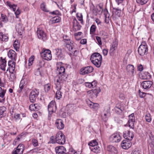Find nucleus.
I'll list each match as a JSON object with an SVG mask.
<instances>
[{
  "mask_svg": "<svg viewBox=\"0 0 154 154\" xmlns=\"http://www.w3.org/2000/svg\"><path fill=\"white\" fill-rule=\"evenodd\" d=\"M40 8L42 10L45 12H48V10L46 8V5L45 3H42L40 5Z\"/></svg>",
  "mask_w": 154,
  "mask_h": 154,
  "instance_id": "nucleus-44",
  "label": "nucleus"
},
{
  "mask_svg": "<svg viewBox=\"0 0 154 154\" xmlns=\"http://www.w3.org/2000/svg\"><path fill=\"white\" fill-rule=\"evenodd\" d=\"M96 26L94 25H92L90 28V32L93 33L96 30Z\"/></svg>",
  "mask_w": 154,
  "mask_h": 154,
  "instance_id": "nucleus-54",
  "label": "nucleus"
},
{
  "mask_svg": "<svg viewBox=\"0 0 154 154\" xmlns=\"http://www.w3.org/2000/svg\"><path fill=\"white\" fill-rule=\"evenodd\" d=\"M126 106L122 102L116 104L114 109L115 112L119 114L125 110Z\"/></svg>",
  "mask_w": 154,
  "mask_h": 154,
  "instance_id": "nucleus-7",
  "label": "nucleus"
},
{
  "mask_svg": "<svg viewBox=\"0 0 154 154\" xmlns=\"http://www.w3.org/2000/svg\"><path fill=\"white\" fill-rule=\"evenodd\" d=\"M97 145L98 143L95 140H94L91 141L88 143V145L89 146H91L93 147L96 146Z\"/></svg>",
  "mask_w": 154,
  "mask_h": 154,
  "instance_id": "nucleus-45",
  "label": "nucleus"
},
{
  "mask_svg": "<svg viewBox=\"0 0 154 154\" xmlns=\"http://www.w3.org/2000/svg\"><path fill=\"white\" fill-rule=\"evenodd\" d=\"M24 149L23 145L20 144L17 147L16 149L12 153V154H23Z\"/></svg>",
  "mask_w": 154,
  "mask_h": 154,
  "instance_id": "nucleus-15",
  "label": "nucleus"
},
{
  "mask_svg": "<svg viewBox=\"0 0 154 154\" xmlns=\"http://www.w3.org/2000/svg\"><path fill=\"white\" fill-rule=\"evenodd\" d=\"M55 139L56 142L58 144H63L65 142V136L60 131L57 133Z\"/></svg>",
  "mask_w": 154,
  "mask_h": 154,
  "instance_id": "nucleus-4",
  "label": "nucleus"
},
{
  "mask_svg": "<svg viewBox=\"0 0 154 154\" xmlns=\"http://www.w3.org/2000/svg\"><path fill=\"white\" fill-rule=\"evenodd\" d=\"M56 106L55 101H51L48 106V110L49 112L48 119L50 118L51 115L56 111Z\"/></svg>",
  "mask_w": 154,
  "mask_h": 154,
  "instance_id": "nucleus-6",
  "label": "nucleus"
},
{
  "mask_svg": "<svg viewBox=\"0 0 154 154\" xmlns=\"http://www.w3.org/2000/svg\"><path fill=\"white\" fill-rule=\"evenodd\" d=\"M16 53L14 51L12 50H9L8 53V55L9 58L12 60H15Z\"/></svg>",
  "mask_w": 154,
  "mask_h": 154,
  "instance_id": "nucleus-29",
  "label": "nucleus"
},
{
  "mask_svg": "<svg viewBox=\"0 0 154 154\" xmlns=\"http://www.w3.org/2000/svg\"><path fill=\"white\" fill-rule=\"evenodd\" d=\"M101 90L100 88L94 90H91L88 91L90 93L92 94V96L95 97H97L98 94L100 92Z\"/></svg>",
  "mask_w": 154,
  "mask_h": 154,
  "instance_id": "nucleus-28",
  "label": "nucleus"
},
{
  "mask_svg": "<svg viewBox=\"0 0 154 154\" xmlns=\"http://www.w3.org/2000/svg\"><path fill=\"white\" fill-rule=\"evenodd\" d=\"M6 109V108L4 106L0 107V118H2L5 116V112Z\"/></svg>",
  "mask_w": 154,
  "mask_h": 154,
  "instance_id": "nucleus-36",
  "label": "nucleus"
},
{
  "mask_svg": "<svg viewBox=\"0 0 154 154\" xmlns=\"http://www.w3.org/2000/svg\"><path fill=\"white\" fill-rule=\"evenodd\" d=\"M72 23L74 29L76 31L79 30L80 29L81 26L75 18L73 19Z\"/></svg>",
  "mask_w": 154,
  "mask_h": 154,
  "instance_id": "nucleus-24",
  "label": "nucleus"
},
{
  "mask_svg": "<svg viewBox=\"0 0 154 154\" xmlns=\"http://www.w3.org/2000/svg\"><path fill=\"white\" fill-rule=\"evenodd\" d=\"M16 30L19 32L21 33L23 32L24 28L20 22L16 25Z\"/></svg>",
  "mask_w": 154,
  "mask_h": 154,
  "instance_id": "nucleus-34",
  "label": "nucleus"
},
{
  "mask_svg": "<svg viewBox=\"0 0 154 154\" xmlns=\"http://www.w3.org/2000/svg\"><path fill=\"white\" fill-rule=\"evenodd\" d=\"M13 73L14 72L11 73V74L10 76V79L11 81H13L16 78V76Z\"/></svg>",
  "mask_w": 154,
  "mask_h": 154,
  "instance_id": "nucleus-55",
  "label": "nucleus"
},
{
  "mask_svg": "<svg viewBox=\"0 0 154 154\" xmlns=\"http://www.w3.org/2000/svg\"><path fill=\"white\" fill-rule=\"evenodd\" d=\"M44 89L45 92H48L50 89L51 85L50 84H47L44 85Z\"/></svg>",
  "mask_w": 154,
  "mask_h": 154,
  "instance_id": "nucleus-47",
  "label": "nucleus"
},
{
  "mask_svg": "<svg viewBox=\"0 0 154 154\" xmlns=\"http://www.w3.org/2000/svg\"><path fill=\"white\" fill-rule=\"evenodd\" d=\"M8 21V19L7 16L4 14H2L1 17L0 18V25L1 26H3V24L2 22H3L4 23H6Z\"/></svg>",
  "mask_w": 154,
  "mask_h": 154,
  "instance_id": "nucleus-30",
  "label": "nucleus"
},
{
  "mask_svg": "<svg viewBox=\"0 0 154 154\" xmlns=\"http://www.w3.org/2000/svg\"><path fill=\"white\" fill-rule=\"evenodd\" d=\"M148 48L145 42H142L138 48V52L140 55L143 56L147 53Z\"/></svg>",
  "mask_w": 154,
  "mask_h": 154,
  "instance_id": "nucleus-5",
  "label": "nucleus"
},
{
  "mask_svg": "<svg viewBox=\"0 0 154 154\" xmlns=\"http://www.w3.org/2000/svg\"><path fill=\"white\" fill-rule=\"evenodd\" d=\"M66 79V77L64 75H62L61 77L56 78L54 79L55 84L56 86L57 91L56 93V97L58 99H59L62 96L61 92L60 90L61 88V86L63 84V82Z\"/></svg>",
  "mask_w": 154,
  "mask_h": 154,
  "instance_id": "nucleus-1",
  "label": "nucleus"
},
{
  "mask_svg": "<svg viewBox=\"0 0 154 154\" xmlns=\"http://www.w3.org/2000/svg\"><path fill=\"white\" fill-rule=\"evenodd\" d=\"M152 84V82L150 81H146L142 82L141 85L143 88L145 89H149Z\"/></svg>",
  "mask_w": 154,
  "mask_h": 154,
  "instance_id": "nucleus-16",
  "label": "nucleus"
},
{
  "mask_svg": "<svg viewBox=\"0 0 154 154\" xmlns=\"http://www.w3.org/2000/svg\"><path fill=\"white\" fill-rule=\"evenodd\" d=\"M110 113L109 112V110H108L106 112L105 111L104 114L103 115L105 116L109 117L110 116Z\"/></svg>",
  "mask_w": 154,
  "mask_h": 154,
  "instance_id": "nucleus-60",
  "label": "nucleus"
},
{
  "mask_svg": "<svg viewBox=\"0 0 154 154\" xmlns=\"http://www.w3.org/2000/svg\"><path fill=\"white\" fill-rule=\"evenodd\" d=\"M8 39V37L6 35L2 32H0V40L1 41L7 42Z\"/></svg>",
  "mask_w": 154,
  "mask_h": 154,
  "instance_id": "nucleus-32",
  "label": "nucleus"
},
{
  "mask_svg": "<svg viewBox=\"0 0 154 154\" xmlns=\"http://www.w3.org/2000/svg\"><path fill=\"white\" fill-rule=\"evenodd\" d=\"M14 49L17 51H19V49L20 47V43L18 42V40H15L14 42Z\"/></svg>",
  "mask_w": 154,
  "mask_h": 154,
  "instance_id": "nucleus-39",
  "label": "nucleus"
},
{
  "mask_svg": "<svg viewBox=\"0 0 154 154\" xmlns=\"http://www.w3.org/2000/svg\"><path fill=\"white\" fill-rule=\"evenodd\" d=\"M134 68L133 65H128L126 67L127 72L129 73L131 76H134Z\"/></svg>",
  "mask_w": 154,
  "mask_h": 154,
  "instance_id": "nucleus-22",
  "label": "nucleus"
},
{
  "mask_svg": "<svg viewBox=\"0 0 154 154\" xmlns=\"http://www.w3.org/2000/svg\"><path fill=\"white\" fill-rule=\"evenodd\" d=\"M59 63H57V70L59 72V75H60L62 74V75H60V76H58L57 77H56L55 79L57 78L58 77H61V76L62 75H64L65 76H66V75H65V68L62 66H60L59 67Z\"/></svg>",
  "mask_w": 154,
  "mask_h": 154,
  "instance_id": "nucleus-18",
  "label": "nucleus"
},
{
  "mask_svg": "<svg viewBox=\"0 0 154 154\" xmlns=\"http://www.w3.org/2000/svg\"><path fill=\"white\" fill-rule=\"evenodd\" d=\"M121 10L117 8H113L112 11V17L114 20L119 17L121 14Z\"/></svg>",
  "mask_w": 154,
  "mask_h": 154,
  "instance_id": "nucleus-14",
  "label": "nucleus"
},
{
  "mask_svg": "<svg viewBox=\"0 0 154 154\" xmlns=\"http://www.w3.org/2000/svg\"><path fill=\"white\" fill-rule=\"evenodd\" d=\"M135 122V121H131L130 120H128V123L129 124V127L132 128H133L134 127V123Z\"/></svg>",
  "mask_w": 154,
  "mask_h": 154,
  "instance_id": "nucleus-49",
  "label": "nucleus"
},
{
  "mask_svg": "<svg viewBox=\"0 0 154 154\" xmlns=\"http://www.w3.org/2000/svg\"><path fill=\"white\" fill-rule=\"evenodd\" d=\"M151 135V137L149 135L150 138L148 140L149 145L150 147L152 148H153L154 147V139L153 137Z\"/></svg>",
  "mask_w": 154,
  "mask_h": 154,
  "instance_id": "nucleus-38",
  "label": "nucleus"
},
{
  "mask_svg": "<svg viewBox=\"0 0 154 154\" xmlns=\"http://www.w3.org/2000/svg\"><path fill=\"white\" fill-rule=\"evenodd\" d=\"M93 68L91 66H88L83 67L80 70V74L84 75L91 72L93 70Z\"/></svg>",
  "mask_w": 154,
  "mask_h": 154,
  "instance_id": "nucleus-12",
  "label": "nucleus"
},
{
  "mask_svg": "<svg viewBox=\"0 0 154 154\" xmlns=\"http://www.w3.org/2000/svg\"><path fill=\"white\" fill-rule=\"evenodd\" d=\"M41 55L45 60H50L52 58L51 51L48 49L44 50L43 52L41 53Z\"/></svg>",
  "mask_w": 154,
  "mask_h": 154,
  "instance_id": "nucleus-9",
  "label": "nucleus"
},
{
  "mask_svg": "<svg viewBox=\"0 0 154 154\" xmlns=\"http://www.w3.org/2000/svg\"><path fill=\"white\" fill-rule=\"evenodd\" d=\"M130 141L126 139L123 140L121 144L122 148L127 149L130 147L132 145V143Z\"/></svg>",
  "mask_w": 154,
  "mask_h": 154,
  "instance_id": "nucleus-13",
  "label": "nucleus"
},
{
  "mask_svg": "<svg viewBox=\"0 0 154 154\" xmlns=\"http://www.w3.org/2000/svg\"><path fill=\"white\" fill-rule=\"evenodd\" d=\"M6 4L7 5L11 8L12 9L13 11L15 12V14L16 15V17H18L17 16L20 14L21 11L18 8H17V5L9 2H7Z\"/></svg>",
  "mask_w": 154,
  "mask_h": 154,
  "instance_id": "nucleus-10",
  "label": "nucleus"
},
{
  "mask_svg": "<svg viewBox=\"0 0 154 154\" xmlns=\"http://www.w3.org/2000/svg\"><path fill=\"white\" fill-rule=\"evenodd\" d=\"M53 23H58L60 21L61 18L58 16H56L53 17L52 19Z\"/></svg>",
  "mask_w": 154,
  "mask_h": 154,
  "instance_id": "nucleus-40",
  "label": "nucleus"
},
{
  "mask_svg": "<svg viewBox=\"0 0 154 154\" xmlns=\"http://www.w3.org/2000/svg\"><path fill=\"white\" fill-rule=\"evenodd\" d=\"M56 126L59 129H63L64 126L62 121L60 119H57L56 122Z\"/></svg>",
  "mask_w": 154,
  "mask_h": 154,
  "instance_id": "nucleus-26",
  "label": "nucleus"
},
{
  "mask_svg": "<svg viewBox=\"0 0 154 154\" xmlns=\"http://www.w3.org/2000/svg\"><path fill=\"white\" fill-rule=\"evenodd\" d=\"M149 0H136V2L138 4L143 5L147 3Z\"/></svg>",
  "mask_w": 154,
  "mask_h": 154,
  "instance_id": "nucleus-46",
  "label": "nucleus"
},
{
  "mask_svg": "<svg viewBox=\"0 0 154 154\" xmlns=\"http://www.w3.org/2000/svg\"><path fill=\"white\" fill-rule=\"evenodd\" d=\"M39 94V90L37 89H35L32 90L29 95V99L30 101L32 103H34L36 99L38 98Z\"/></svg>",
  "mask_w": 154,
  "mask_h": 154,
  "instance_id": "nucleus-3",
  "label": "nucleus"
},
{
  "mask_svg": "<svg viewBox=\"0 0 154 154\" xmlns=\"http://www.w3.org/2000/svg\"><path fill=\"white\" fill-rule=\"evenodd\" d=\"M110 141L112 142H119L121 140V137L119 133H114L109 137Z\"/></svg>",
  "mask_w": 154,
  "mask_h": 154,
  "instance_id": "nucleus-8",
  "label": "nucleus"
},
{
  "mask_svg": "<svg viewBox=\"0 0 154 154\" xmlns=\"http://www.w3.org/2000/svg\"><path fill=\"white\" fill-rule=\"evenodd\" d=\"M35 109H34V110H35V111H37L40 109L41 106V104H35Z\"/></svg>",
  "mask_w": 154,
  "mask_h": 154,
  "instance_id": "nucleus-59",
  "label": "nucleus"
},
{
  "mask_svg": "<svg viewBox=\"0 0 154 154\" xmlns=\"http://www.w3.org/2000/svg\"><path fill=\"white\" fill-rule=\"evenodd\" d=\"M6 61L5 59H2L0 68L3 71H5V67L6 66Z\"/></svg>",
  "mask_w": 154,
  "mask_h": 154,
  "instance_id": "nucleus-37",
  "label": "nucleus"
},
{
  "mask_svg": "<svg viewBox=\"0 0 154 154\" xmlns=\"http://www.w3.org/2000/svg\"><path fill=\"white\" fill-rule=\"evenodd\" d=\"M32 142L33 145L34 146H36L38 145V143L37 140L35 139H33L32 140Z\"/></svg>",
  "mask_w": 154,
  "mask_h": 154,
  "instance_id": "nucleus-51",
  "label": "nucleus"
},
{
  "mask_svg": "<svg viewBox=\"0 0 154 154\" xmlns=\"http://www.w3.org/2000/svg\"><path fill=\"white\" fill-rule=\"evenodd\" d=\"M134 135L132 133H130L129 131H127L123 133V137L126 140H131L134 137Z\"/></svg>",
  "mask_w": 154,
  "mask_h": 154,
  "instance_id": "nucleus-20",
  "label": "nucleus"
},
{
  "mask_svg": "<svg viewBox=\"0 0 154 154\" xmlns=\"http://www.w3.org/2000/svg\"><path fill=\"white\" fill-rule=\"evenodd\" d=\"M88 106L91 108L94 109H97L99 106L98 104L96 103H94L89 100L87 101Z\"/></svg>",
  "mask_w": 154,
  "mask_h": 154,
  "instance_id": "nucleus-25",
  "label": "nucleus"
},
{
  "mask_svg": "<svg viewBox=\"0 0 154 154\" xmlns=\"http://www.w3.org/2000/svg\"><path fill=\"white\" fill-rule=\"evenodd\" d=\"M76 17L78 18V20L80 21H82L83 20L82 19V15L81 14H79L78 13L77 14Z\"/></svg>",
  "mask_w": 154,
  "mask_h": 154,
  "instance_id": "nucleus-57",
  "label": "nucleus"
},
{
  "mask_svg": "<svg viewBox=\"0 0 154 154\" xmlns=\"http://www.w3.org/2000/svg\"><path fill=\"white\" fill-rule=\"evenodd\" d=\"M57 154H62L66 152V150L65 148L62 146H57L55 148Z\"/></svg>",
  "mask_w": 154,
  "mask_h": 154,
  "instance_id": "nucleus-21",
  "label": "nucleus"
},
{
  "mask_svg": "<svg viewBox=\"0 0 154 154\" xmlns=\"http://www.w3.org/2000/svg\"><path fill=\"white\" fill-rule=\"evenodd\" d=\"M15 63L13 60H11L9 61L8 65L9 66V68H8L7 71L9 70L10 73L14 72L15 68Z\"/></svg>",
  "mask_w": 154,
  "mask_h": 154,
  "instance_id": "nucleus-17",
  "label": "nucleus"
},
{
  "mask_svg": "<svg viewBox=\"0 0 154 154\" xmlns=\"http://www.w3.org/2000/svg\"><path fill=\"white\" fill-rule=\"evenodd\" d=\"M37 33L38 37L39 39H41L43 41H45L46 40L47 35L42 29L40 28H38Z\"/></svg>",
  "mask_w": 154,
  "mask_h": 154,
  "instance_id": "nucleus-11",
  "label": "nucleus"
},
{
  "mask_svg": "<svg viewBox=\"0 0 154 154\" xmlns=\"http://www.w3.org/2000/svg\"><path fill=\"white\" fill-rule=\"evenodd\" d=\"M107 149L110 152L111 154H117L118 151L116 148L112 145H109L107 146Z\"/></svg>",
  "mask_w": 154,
  "mask_h": 154,
  "instance_id": "nucleus-27",
  "label": "nucleus"
},
{
  "mask_svg": "<svg viewBox=\"0 0 154 154\" xmlns=\"http://www.w3.org/2000/svg\"><path fill=\"white\" fill-rule=\"evenodd\" d=\"M145 119L146 122H149L151 121V118L150 117V114L149 113H147L145 116Z\"/></svg>",
  "mask_w": 154,
  "mask_h": 154,
  "instance_id": "nucleus-48",
  "label": "nucleus"
},
{
  "mask_svg": "<svg viewBox=\"0 0 154 154\" xmlns=\"http://www.w3.org/2000/svg\"><path fill=\"white\" fill-rule=\"evenodd\" d=\"M35 104H31L29 106V109L31 111H35V110H34V109H35Z\"/></svg>",
  "mask_w": 154,
  "mask_h": 154,
  "instance_id": "nucleus-64",
  "label": "nucleus"
},
{
  "mask_svg": "<svg viewBox=\"0 0 154 154\" xmlns=\"http://www.w3.org/2000/svg\"><path fill=\"white\" fill-rule=\"evenodd\" d=\"M69 153V154H80L79 152L75 151V150L73 149H70Z\"/></svg>",
  "mask_w": 154,
  "mask_h": 154,
  "instance_id": "nucleus-52",
  "label": "nucleus"
},
{
  "mask_svg": "<svg viewBox=\"0 0 154 154\" xmlns=\"http://www.w3.org/2000/svg\"><path fill=\"white\" fill-rule=\"evenodd\" d=\"M63 40L64 41V43H66V42L68 40H71L68 38V37L65 35H63Z\"/></svg>",
  "mask_w": 154,
  "mask_h": 154,
  "instance_id": "nucleus-61",
  "label": "nucleus"
},
{
  "mask_svg": "<svg viewBox=\"0 0 154 154\" xmlns=\"http://www.w3.org/2000/svg\"><path fill=\"white\" fill-rule=\"evenodd\" d=\"M104 14L105 16V22L106 23H108L109 22V15L108 13V12L107 9L104 10Z\"/></svg>",
  "mask_w": 154,
  "mask_h": 154,
  "instance_id": "nucleus-35",
  "label": "nucleus"
},
{
  "mask_svg": "<svg viewBox=\"0 0 154 154\" xmlns=\"http://www.w3.org/2000/svg\"><path fill=\"white\" fill-rule=\"evenodd\" d=\"M102 58V56L99 53H95L91 56L90 60L95 66L100 67L101 64Z\"/></svg>",
  "mask_w": 154,
  "mask_h": 154,
  "instance_id": "nucleus-2",
  "label": "nucleus"
},
{
  "mask_svg": "<svg viewBox=\"0 0 154 154\" xmlns=\"http://www.w3.org/2000/svg\"><path fill=\"white\" fill-rule=\"evenodd\" d=\"M56 55L59 59H61L63 57V55L61 49H57L55 50Z\"/></svg>",
  "mask_w": 154,
  "mask_h": 154,
  "instance_id": "nucleus-31",
  "label": "nucleus"
},
{
  "mask_svg": "<svg viewBox=\"0 0 154 154\" xmlns=\"http://www.w3.org/2000/svg\"><path fill=\"white\" fill-rule=\"evenodd\" d=\"M85 86L88 88H92V84L91 83V82H85Z\"/></svg>",
  "mask_w": 154,
  "mask_h": 154,
  "instance_id": "nucleus-58",
  "label": "nucleus"
},
{
  "mask_svg": "<svg viewBox=\"0 0 154 154\" xmlns=\"http://www.w3.org/2000/svg\"><path fill=\"white\" fill-rule=\"evenodd\" d=\"M14 118L16 121L20 120V115L17 114L14 115Z\"/></svg>",
  "mask_w": 154,
  "mask_h": 154,
  "instance_id": "nucleus-62",
  "label": "nucleus"
},
{
  "mask_svg": "<svg viewBox=\"0 0 154 154\" xmlns=\"http://www.w3.org/2000/svg\"><path fill=\"white\" fill-rule=\"evenodd\" d=\"M55 3L57 5V6L60 9L63 8L62 5L63 4V0H58L57 2H55Z\"/></svg>",
  "mask_w": 154,
  "mask_h": 154,
  "instance_id": "nucleus-42",
  "label": "nucleus"
},
{
  "mask_svg": "<svg viewBox=\"0 0 154 154\" xmlns=\"http://www.w3.org/2000/svg\"><path fill=\"white\" fill-rule=\"evenodd\" d=\"M34 60V56H31V57L29 58L28 62V65L29 66H31L32 63L33 62Z\"/></svg>",
  "mask_w": 154,
  "mask_h": 154,
  "instance_id": "nucleus-50",
  "label": "nucleus"
},
{
  "mask_svg": "<svg viewBox=\"0 0 154 154\" xmlns=\"http://www.w3.org/2000/svg\"><path fill=\"white\" fill-rule=\"evenodd\" d=\"M72 42L71 40H68L66 42V43H64L65 46L70 51H72L73 49Z\"/></svg>",
  "mask_w": 154,
  "mask_h": 154,
  "instance_id": "nucleus-23",
  "label": "nucleus"
},
{
  "mask_svg": "<svg viewBox=\"0 0 154 154\" xmlns=\"http://www.w3.org/2000/svg\"><path fill=\"white\" fill-rule=\"evenodd\" d=\"M151 78V75L147 72L142 73V79H149Z\"/></svg>",
  "mask_w": 154,
  "mask_h": 154,
  "instance_id": "nucleus-33",
  "label": "nucleus"
},
{
  "mask_svg": "<svg viewBox=\"0 0 154 154\" xmlns=\"http://www.w3.org/2000/svg\"><path fill=\"white\" fill-rule=\"evenodd\" d=\"M129 120L130 121H135V118L134 117V113H132L130 115H129Z\"/></svg>",
  "mask_w": 154,
  "mask_h": 154,
  "instance_id": "nucleus-56",
  "label": "nucleus"
},
{
  "mask_svg": "<svg viewBox=\"0 0 154 154\" xmlns=\"http://www.w3.org/2000/svg\"><path fill=\"white\" fill-rule=\"evenodd\" d=\"M40 149H38V148H36L30 150V152L31 153H39L40 152Z\"/></svg>",
  "mask_w": 154,
  "mask_h": 154,
  "instance_id": "nucleus-53",
  "label": "nucleus"
},
{
  "mask_svg": "<svg viewBox=\"0 0 154 154\" xmlns=\"http://www.w3.org/2000/svg\"><path fill=\"white\" fill-rule=\"evenodd\" d=\"M100 149V147L97 145L94 147L91 150L94 152L97 153L99 152Z\"/></svg>",
  "mask_w": 154,
  "mask_h": 154,
  "instance_id": "nucleus-43",
  "label": "nucleus"
},
{
  "mask_svg": "<svg viewBox=\"0 0 154 154\" xmlns=\"http://www.w3.org/2000/svg\"><path fill=\"white\" fill-rule=\"evenodd\" d=\"M6 90L4 89H2V88L0 87V97L3 99L5 98L4 97Z\"/></svg>",
  "mask_w": 154,
  "mask_h": 154,
  "instance_id": "nucleus-41",
  "label": "nucleus"
},
{
  "mask_svg": "<svg viewBox=\"0 0 154 154\" xmlns=\"http://www.w3.org/2000/svg\"><path fill=\"white\" fill-rule=\"evenodd\" d=\"M21 137V136H19L18 137L14 140V142L13 143L14 144L16 145L17 143L18 142Z\"/></svg>",
  "mask_w": 154,
  "mask_h": 154,
  "instance_id": "nucleus-63",
  "label": "nucleus"
},
{
  "mask_svg": "<svg viewBox=\"0 0 154 154\" xmlns=\"http://www.w3.org/2000/svg\"><path fill=\"white\" fill-rule=\"evenodd\" d=\"M118 45V42L116 41L113 42L110 47L109 53L111 56L113 55L114 51L117 49Z\"/></svg>",
  "mask_w": 154,
  "mask_h": 154,
  "instance_id": "nucleus-19",
  "label": "nucleus"
}]
</instances>
